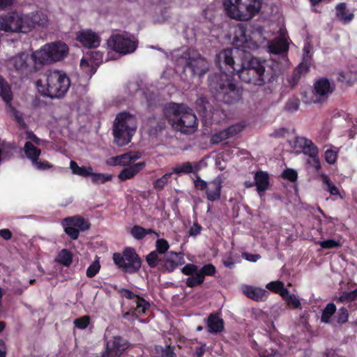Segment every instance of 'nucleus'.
Returning <instances> with one entry per match:
<instances>
[{"mask_svg": "<svg viewBox=\"0 0 357 357\" xmlns=\"http://www.w3.org/2000/svg\"><path fill=\"white\" fill-rule=\"evenodd\" d=\"M25 15L11 12L0 16V30L5 32L27 33L28 26L25 24Z\"/></svg>", "mask_w": 357, "mask_h": 357, "instance_id": "obj_10", "label": "nucleus"}, {"mask_svg": "<svg viewBox=\"0 0 357 357\" xmlns=\"http://www.w3.org/2000/svg\"><path fill=\"white\" fill-rule=\"evenodd\" d=\"M323 249H331L338 248L342 246V243L340 241L335 239H327L324 241H320L317 243Z\"/></svg>", "mask_w": 357, "mask_h": 357, "instance_id": "obj_49", "label": "nucleus"}, {"mask_svg": "<svg viewBox=\"0 0 357 357\" xmlns=\"http://www.w3.org/2000/svg\"><path fill=\"white\" fill-rule=\"evenodd\" d=\"M222 188V182L220 180L214 179L208 182L206 190L207 199L212 202L220 200Z\"/></svg>", "mask_w": 357, "mask_h": 357, "instance_id": "obj_24", "label": "nucleus"}, {"mask_svg": "<svg viewBox=\"0 0 357 357\" xmlns=\"http://www.w3.org/2000/svg\"><path fill=\"white\" fill-rule=\"evenodd\" d=\"M282 177L291 182H294L297 180L298 174L296 171H295L294 169H287L284 170V172H282Z\"/></svg>", "mask_w": 357, "mask_h": 357, "instance_id": "obj_56", "label": "nucleus"}, {"mask_svg": "<svg viewBox=\"0 0 357 357\" xmlns=\"http://www.w3.org/2000/svg\"><path fill=\"white\" fill-rule=\"evenodd\" d=\"M208 183L202 179L199 176H197L195 180H194V185L197 190H205L208 187Z\"/></svg>", "mask_w": 357, "mask_h": 357, "instance_id": "obj_59", "label": "nucleus"}, {"mask_svg": "<svg viewBox=\"0 0 357 357\" xmlns=\"http://www.w3.org/2000/svg\"><path fill=\"white\" fill-rule=\"evenodd\" d=\"M198 271L204 279L205 276H213L216 273V268L212 264H207L200 268H198Z\"/></svg>", "mask_w": 357, "mask_h": 357, "instance_id": "obj_48", "label": "nucleus"}, {"mask_svg": "<svg viewBox=\"0 0 357 357\" xmlns=\"http://www.w3.org/2000/svg\"><path fill=\"white\" fill-rule=\"evenodd\" d=\"M130 234L135 239L142 240L145 237V228L135 225L131 229Z\"/></svg>", "mask_w": 357, "mask_h": 357, "instance_id": "obj_54", "label": "nucleus"}, {"mask_svg": "<svg viewBox=\"0 0 357 357\" xmlns=\"http://www.w3.org/2000/svg\"><path fill=\"white\" fill-rule=\"evenodd\" d=\"M25 24L27 25V33L31 31L36 25L45 26L47 22V17L42 12L36 11L29 15H25Z\"/></svg>", "mask_w": 357, "mask_h": 357, "instance_id": "obj_21", "label": "nucleus"}, {"mask_svg": "<svg viewBox=\"0 0 357 357\" xmlns=\"http://www.w3.org/2000/svg\"><path fill=\"white\" fill-rule=\"evenodd\" d=\"M91 318L89 315H84L74 320L75 326L79 329H85L90 324Z\"/></svg>", "mask_w": 357, "mask_h": 357, "instance_id": "obj_51", "label": "nucleus"}, {"mask_svg": "<svg viewBox=\"0 0 357 357\" xmlns=\"http://www.w3.org/2000/svg\"><path fill=\"white\" fill-rule=\"evenodd\" d=\"M215 63L220 70H228L236 73L242 82L256 86L276 82L278 75L276 72L265 68V61L243 52L240 59L234 55L231 48L220 52L215 58Z\"/></svg>", "mask_w": 357, "mask_h": 357, "instance_id": "obj_1", "label": "nucleus"}, {"mask_svg": "<svg viewBox=\"0 0 357 357\" xmlns=\"http://www.w3.org/2000/svg\"><path fill=\"white\" fill-rule=\"evenodd\" d=\"M255 184L259 197L264 195L270 185V177L266 172L258 171L255 174Z\"/></svg>", "mask_w": 357, "mask_h": 357, "instance_id": "obj_20", "label": "nucleus"}, {"mask_svg": "<svg viewBox=\"0 0 357 357\" xmlns=\"http://www.w3.org/2000/svg\"><path fill=\"white\" fill-rule=\"evenodd\" d=\"M32 164L37 169H39V170H45V169H50L53 167L52 165H51L48 161H47V160L41 161V160H39V159L36 160V161L33 162Z\"/></svg>", "mask_w": 357, "mask_h": 357, "instance_id": "obj_58", "label": "nucleus"}, {"mask_svg": "<svg viewBox=\"0 0 357 357\" xmlns=\"http://www.w3.org/2000/svg\"><path fill=\"white\" fill-rule=\"evenodd\" d=\"M120 294H121V296L127 299H129V300H132L134 298H137V295H136L135 294H134L132 291H130V289H125V288H122L120 291H119Z\"/></svg>", "mask_w": 357, "mask_h": 357, "instance_id": "obj_61", "label": "nucleus"}, {"mask_svg": "<svg viewBox=\"0 0 357 357\" xmlns=\"http://www.w3.org/2000/svg\"><path fill=\"white\" fill-rule=\"evenodd\" d=\"M314 91L316 94L320 96H324L328 93H331L333 90L331 89L329 80L325 77L318 79L314 83Z\"/></svg>", "mask_w": 357, "mask_h": 357, "instance_id": "obj_30", "label": "nucleus"}, {"mask_svg": "<svg viewBox=\"0 0 357 357\" xmlns=\"http://www.w3.org/2000/svg\"><path fill=\"white\" fill-rule=\"evenodd\" d=\"M107 45L116 52L127 54L135 51L137 42L122 35L116 34L108 39Z\"/></svg>", "mask_w": 357, "mask_h": 357, "instance_id": "obj_12", "label": "nucleus"}, {"mask_svg": "<svg viewBox=\"0 0 357 357\" xmlns=\"http://www.w3.org/2000/svg\"><path fill=\"white\" fill-rule=\"evenodd\" d=\"M100 264L98 260L94 261L86 269V275L88 278L94 277L100 271Z\"/></svg>", "mask_w": 357, "mask_h": 357, "instance_id": "obj_53", "label": "nucleus"}, {"mask_svg": "<svg viewBox=\"0 0 357 357\" xmlns=\"http://www.w3.org/2000/svg\"><path fill=\"white\" fill-rule=\"evenodd\" d=\"M186 67L191 70L192 75H197L200 77L206 74L208 70L207 62L201 56L190 57L186 62Z\"/></svg>", "mask_w": 357, "mask_h": 357, "instance_id": "obj_18", "label": "nucleus"}, {"mask_svg": "<svg viewBox=\"0 0 357 357\" xmlns=\"http://www.w3.org/2000/svg\"><path fill=\"white\" fill-rule=\"evenodd\" d=\"M68 46L63 42L57 41L44 45L40 49L33 52L38 66L51 64L63 59L68 54Z\"/></svg>", "mask_w": 357, "mask_h": 357, "instance_id": "obj_7", "label": "nucleus"}, {"mask_svg": "<svg viewBox=\"0 0 357 357\" xmlns=\"http://www.w3.org/2000/svg\"><path fill=\"white\" fill-rule=\"evenodd\" d=\"M181 273L189 277L185 280L188 287L194 288L204 282V278L198 271V266L194 264H187L181 268Z\"/></svg>", "mask_w": 357, "mask_h": 357, "instance_id": "obj_16", "label": "nucleus"}, {"mask_svg": "<svg viewBox=\"0 0 357 357\" xmlns=\"http://www.w3.org/2000/svg\"><path fill=\"white\" fill-rule=\"evenodd\" d=\"M160 271L169 273L174 271L177 267L183 264L185 260L181 252H169L162 259Z\"/></svg>", "mask_w": 357, "mask_h": 357, "instance_id": "obj_14", "label": "nucleus"}, {"mask_svg": "<svg viewBox=\"0 0 357 357\" xmlns=\"http://www.w3.org/2000/svg\"><path fill=\"white\" fill-rule=\"evenodd\" d=\"M163 113L172 127L183 133H190L197 128V119L192 110L182 104H167Z\"/></svg>", "mask_w": 357, "mask_h": 357, "instance_id": "obj_3", "label": "nucleus"}, {"mask_svg": "<svg viewBox=\"0 0 357 357\" xmlns=\"http://www.w3.org/2000/svg\"><path fill=\"white\" fill-rule=\"evenodd\" d=\"M324 156L326 161L330 165L335 164V162L337 161V152L332 149L326 150L325 151Z\"/></svg>", "mask_w": 357, "mask_h": 357, "instance_id": "obj_57", "label": "nucleus"}, {"mask_svg": "<svg viewBox=\"0 0 357 357\" xmlns=\"http://www.w3.org/2000/svg\"><path fill=\"white\" fill-rule=\"evenodd\" d=\"M348 317H349V314H348L347 310L345 307H341L338 310V312L335 316V318H336L337 322L339 324H342L346 323L348 321Z\"/></svg>", "mask_w": 357, "mask_h": 357, "instance_id": "obj_55", "label": "nucleus"}, {"mask_svg": "<svg viewBox=\"0 0 357 357\" xmlns=\"http://www.w3.org/2000/svg\"><path fill=\"white\" fill-rule=\"evenodd\" d=\"M70 168L73 174L83 177L91 176L93 172V168L91 167H79L74 160L70 161Z\"/></svg>", "mask_w": 357, "mask_h": 357, "instance_id": "obj_34", "label": "nucleus"}, {"mask_svg": "<svg viewBox=\"0 0 357 357\" xmlns=\"http://www.w3.org/2000/svg\"><path fill=\"white\" fill-rule=\"evenodd\" d=\"M312 160L310 162V164L317 170L319 171L321 169V164L320 161L318 157V155H317L315 157H311Z\"/></svg>", "mask_w": 357, "mask_h": 357, "instance_id": "obj_64", "label": "nucleus"}, {"mask_svg": "<svg viewBox=\"0 0 357 357\" xmlns=\"http://www.w3.org/2000/svg\"><path fill=\"white\" fill-rule=\"evenodd\" d=\"M323 182L327 186L326 190L328 191L331 195H337L341 199H343V197L341 195L339 189L333 183L328 176H325L323 179Z\"/></svg>", "mask_w": 357, "mask_h": 357, "instance_id": "obj_46", "label": "nucleus"}, {"mask_svg": "<svg viewBox=\"0 0 357 357\" xmlns=\"http://www.w3.org/2000/svg\"><path fill=\"white\" fill-rule=\"evenodd\" d=\"M103 54L100 52L95 51L91 52V65L89 64V61L82 59L80 62L81 68L85 70L86 73L91 77L93 75H94L97 70V66L102 61Z\"/></svg>", "mask_w": 357, "mask_h": 357, "instance_id": "obj_19", "label": "nucleus"}, {"mask_svg": "<svg viewBox=\"0 0 357 357\" xmlns=\"http://www.w3.org/2000/svg\"><path fill=\"white\" fill-rule=\"evenodd\" d=\"M129 342L121 336H113L106 341L105 350L101 357H121L128 349Z\"/></svg>", "mask_w": 357, "mask_h": 357, "instance_id": "obj_13", "label": "nucleus"}, {"mask_svg": "<svg viewBox=\"0 0 357 357\" xmlns=\"http://www.w3.org/2000/svg\"><path fill=\"white\" fill-rule=\"evenodd\" d=\"M61 225L65 233L73 241L79 238L80 231L88 230L91 227L90 222L79 215L63 218Z\"/></svg>", "mask_w": 357, "mask_h": 357, "instance_id": "obj_11", "label": "nucleus"}, {"mask_svg": "<svg viewBox=\"0 0 357 357\" xmlns=\"http://www.w3.org/2000/svg\"><path fill=\"white\" fill-rule=\"evenodd\" d=\"M250 40V36L248 33L246 25L243 24H238L234 31V41L236 45L239 48L248 47V43Z\"/></svg>", "mask_w": 357, "mask_h": 357, "instance_id": "obj_22", "label": "nucleus"}, {"mask_svg": "<svg viewBox=\"0 0 357 357\" xmlns=\"http://www.w3.org/2000/svg\"><path fill=\"white\" fill-rule=\"evenodd\" d=\"M339 300L342 302H351L357 300V288L354 291H344L339 297Z\"/></svg>", "mask_w": 357, "mask_h": 357, "instance_id": "obj_52", "label": "nucleus"}, {"mask_svg": "<svg viewBox=\"0 0 357 357\" xmlns=\"http://www.w3.org/2000/svg\"><path fill=\"white\" fill-rule=\"evenodd\" d=\"M119 165L120 166H129L131 163L130 161V152L125 153L119 155Z\"/></svg>", "mask_w": 357, "mask_h": 357, "instance_id": "obj_60", "label": "nucleus"}, {"mask_svg": "<svg viewBox=\"0 0 357 357\" xmlns=\"http://www.w3.org/2000/svg\"><path fill=\"white\" fill-rule=\"evenodd\" d=\"M266 288L271 291L278 294L281 297H284L288 294V289L284 287V284L281 281H273L266 284Z\"/></svg>", "mask_w": 357, "mask_h": 357, "instance_id": "obj_35", "label": "nucleus"}, {"mask_svg": "<svg viewBox=\"0 0 357 357\" xmlns=\"http://www.w3.org/2000/svg\"><path fill=\"white\" fill-rule=\"evenodd\" d=\"M135 303L136 307L132 313L137 316L145 314L146 311L150 307V303L141 296H137Z\"/></svg>", "mask_w": 357, "mask_h": 357, "instance_id": "obj_38", "label": "nucleus"}, {"mask_svg": "<svg viewBox=\"0 0 357 357\" xmlns=\"http://www.w3.org/2000/svg\"><path fill=\"white\" fill-rule=\"evenodd\" d=\"M0 96L7 105L11 103L13 100L11 87L1 75H0Z\"/></svg>", "mask_w": 357, "mask_h": 357, "instance_id": "obj_29", "label": "nucleus"}, {"mask_svg": "<svg viewBox=\"0 0 357 357\" xmlns=\"http://www.w3.org/2000/svg\"><path fill=\"white\" fill-rule=\"evenodd\" d=\"M197 112L205 117H211L213 114V107L206 97L201 96L196 101Z\"/></svg>", "mask_w": 357, "mask_h": 357, "instance_id": "obj_27", "label": "nucleus"}, {"mask_svg": "<svg viewBox=\"0 0 357 357\" xmlns=\"http://www.w3.org/2000/svg\"><path fill=\"white\" fill-rule=\"evenodd\" d=\"M310 70V65L307 63H301L294 70L292 79L294 82L297 83L302 75L306 74Z\"/></svg>", "mask_w": 357, "mask_h": 357, "instance_id": "obj_41", "label": "nucleus"}, {"mask_svg": "<svg viewBox=\"0 0 357 357\" xmlns=\"http://www.w3.org/2000/svg\"><path fill=\"white\" fill-rule=\"evenodd\" d=\"M112 259L114 264L125 273H137L142 266L141 258L131 247L125 248L121 253L114 252Z\"/></svg>", "mask_w": 357, "mask_h": 357, "instance_id": "obj_9", "label": "nucleus"}, {"mask_svg": "<svg viewBox=\"0 0 357 357\" xmlns=\"http://www.w3.org/2000/svg\"><path fill=\"white\" fill-rule=\"evenodd\" d=\"M56 261L68 267L73 262V253L67 249H62L58 254Z\"/></svg>", "mask_w": 357, "mask_h": 357, "instance_id": "obj_37", "label": "nucleus"}, {"mask_svg": "<svg viewBox=\"0 0 357 357\" xmlns=\"http://www.w3.org/2000/svg\"><path fill=\"white\" fill-rule=\"evenodd\" d=\"M285 301L287 305L293 309H301V303L299 299L295 294H290L288 291V294L284 297H282Z\"/></svg>", "mask_w": 357, "mask_h": 357, "instance_id": "obj_42", "label": "nucleus"}, {"mask_svg": "<svg viewBox=\"0 0 357 357\" xmlns=\"http://www.w3.org/2000/svg\"><path fill=\"white\" fill-rule=\"evenodd\" d=\"M303 153L308 155L310 158L315 157L318 155L317 146L310 140L307 138H303Z\"/></svg>", "mask_w": 357, "mask_h": 357, "instance_id": "obj_40", "label": "nucleus"}, {"mask_svg": "<svg viewBox=\"0 0 357 357\" xmlns=\"http://www.w3.org/2000/svg\"><path fill=\"white\" fill-rule=\"evenodd\" d=\"M146 166L145 162H139L123 169L119 174L118 178L121 181L132 178Z\"/></svg>", "mask_w": 357, "mask_h": 357, "instance_id": "obj_23", "label": "nucleus"}, {"mask_svg": "<svg viewBox=\"0 0 357 357\" xmlns=\"http://www.w3.org/2000/svg\"><path fill=\"white\" fill-rule=\"evenodd\" d=\"M45 84L41 79L36 82V86L43 96L51 98H62L69 89L70 80L66 73L59 70H49L45 73Z\"/></svg>", "mask_w": 357, "mask_h": 357, "instance_id": "obj_4", "label": "nucleus"}, {"mask_svg": "<svg viewBox=\"0 0 357 357\" xmlns=\"http://www.w3.org/2000/svg\"><path fill=\"white\" fill-rule=\"evenodd\" d=\"M243 293L247 297L255 301H265L268 295V292L265 289L252 286H245Z\"/></svg>", "mask_w": 357, "mask_h": 357, "instance_id": "obj_26", "label": "nucleus"}, {"mask_svg": "<svg viewBox=\"0 0 357 357\" xmlns=\"http://www.w3.org/2000/svg\"><path fill=\"white\" fill-rule=\"evenodd\" d=\"M199 169V167L197 164L195 166L190 162H185L179 165L172 168V174H190L197 173Z\"/></svg>", "mask_w": 357, "mask_h": 357, "instance_id": "obj_32", "label": "nucleus"}, {"mask_svg": "<svg viewBox=\"0 0 357 357\" xmlns=\"http://www.w3.org/2000/svg\"><path fill=\"white\" fill-rule=\"evenodd\" d=\"M159 255V253L153 250L146 256V261L150 268H158L160 270L162 257H160Z\"/></svg>", "mask_w": 357, "mask_h": 357, "instance_id": "obj_36", "label": "nucleus"}, {"mask_svg": "<svg viewBox=\"0 0 357 357\" xmlns=\"http://www.w3.org/2000/svg\"><path fill=\"white\" fill-rule=\"evenodd\" d=\"M220 73L208 77V87L214 98L227 105L238 102L242 98V90L234 82V74Z\"/></svg>", "mask_w": 357, "mask_h": 357, "instance_id": "obj_2", "label": "nucleus"}, {"mask_svg": "<svg viewBox=\"0 0 357 357\" xmlns=\"http://www.w3.org/2000/svg\"><path fill=\"white\" fill-rule=\"evenodd\" d=\"M300 100L298 98H289L285 104V111L293 113L299 109Z\"/></svg>", "mask_w": 357, "mask_h": 357, "instance_id": "obj_47", "label": "nucleus"}, {"mask_svg": "<svg viewBox=\"0 0 357 357\" xmlns=\"http://www.w3.org/2000/svg\"><path fill=\"white\" fill-rule=\"evenodd\" d=\"M263 0H223L227 15L234 20L248 21L258 14Z\"/></svg>", "mask_w": 357, "mask_h": 357, "instance_id": "obj_5", "label": "nucleus"}, {"mask_svg": "<svg viewBox=\"0 0 357 357\" xmlns=\"http://www.w3.org/2000/svg\"><path fill=\"white\" fill-rule=\"evenodd\" d=\"M336 311V306L333 303H329L326 305L322 311L321 321L328 324L330 322L332 316Z\"/></svg>", "mask_w": 357, "mask_h": 357, "instance_id": "obj_39", "label": "nucleus"}, {"mask_svg": "<svg viewBox=\"0 0 357 357\" xmlns=\"http://www.w3.org/2000/svg\"><path fill=\"white\" fill-rule=\"evenodd\" d=\"M206 327L210 333H220L225 329V323L222 318L215 314H210L206 319Z\"/></svg>", "mask_w": 357, "mask_h": 357, "instance_id": "obj_25", "label": "nucleus"}, {"mask_svg": "<svg viewBox=\"0 0 357 357\" xmlns=\"http://www.w3.org/2000/svg\"><path fill=\"white\" fill-rule=\"evenodd\" d=\"M242 129L243 127L241 125H232L225 129L214 133L210 139V142L212 144H218L221 142L238 134L242 131Z\"/></svg>", "mask_w": 357, "mask_h": 357, "instance_id": "obj_17", "label": "nucleus"}, {"mask_svg": "<svg viewBox=\"0 0 357 357\" xmlns=\"http://www.w3.org/2000/svg\"><path fill=\"white\" fill-rule=\"evenodd\" d=\"M202 227L197 222H195L189 230L190 236H196L200 234Z\"/></svg>", "mask_w": 357, "mask_h": 357, "instance_id": "obj_62", "label": "nucleus"}, {"mask_svg": "<svg viewBox=\"0 0 357 357\" xmlns=\"http://www.w3.org/2000/svg\"><path fill=\"white\" fill-rule=\"evenodd\" d=\"M37 62V59L33 56V52L31 56L27 53L21 52L10 57L7 61V66L9 70L16 72L18 75L28 77L41 69Z\"/></svg>", "mask_w": 357, "mask_h": 357, "instance_id": "obj_8", "label": "nucleus"}, {"mask_svg": "<svg viewBox=\"0 0 357 357\" xmlns=\"http://www.w3.org/2000/svg\"><path fill=\"white\" fill-rule=\"evenodd\" d=\"M24 151L26 158L29 159L32 163L39 159V156L41 153V150L34 146L31 142H26L25 143Z\"/></svg>", "mask_w": 357, "mask_h": 357, "instance_id": "obj_33", "label": "nucleus"}, {"mask_svg": "<svg viewBox=\"0 0 357 357\" xmlns=\"http://www.w3.org/2000/svg\"><path fill=\"white\" fill-rule=\"evenodd\" d=\"M76 40L85 48L93 49L100 44V37L91 29H83L76 33Z\"/></svg>", "mask_w": 357, "mask_h": 357, "instance_id": "obj_15", "label": "nucleus"}, {"mask_svg": "<svg viewBox=\"0 0 357 357\" xmlns=\"http://www.w3.org/2000/svg\"><path fill=\"white\" fill-rule=\"evenodd\" d=\"M268 47L271 53L282 54L287 52L289 50V44L284 39L279 38L271 41Z\"/></svg>", "mask_w": 357, "mask_h": 357, "instance_id": "obj_28", "label": "nucleus"}, {"mask_svg": "<svg viewBox=\"0 0 357 357\" xmlns=\"http://www.w3.org/2000/svg\"><path fill=\"white\" fill-rule=\"evenodd\" d=\"M155 252L165 255L167 253V252L169 248V245L167 240L164 238H159L155 242Z\"/></svg>", "mask_w": 357, "mask_h": 357, "instance_id": "obj_50", "label": "nucleus"}, {"mask_svg": "<svg viewBox=\"0 0 357 357\" xmlns=\"http://www.w3.org/2000/svg\"><path fill=\"white\" fill-rule=\"evenodd\" d=\"M12 232L8 229H0V236L3 238L4 240H10L12 238Z\"/></svg>", "mask_w": 357, "mask_h": 357, "instance_id": "obj_63", "label": "nucleus"}, {"mask_svg": "<svg viewBox=\"0 0 357 357\" xmlns=\"http://www.w3.org/2000/svg\"><path fill=\"white\" fill-rule=\"evenodd\" d=\"M155 349L158 353L160 354L161 357H176L174 352V347L170 345H167L165 347L158 346Z\"/></svg>", "mask_w": 357, "mask_h": 357, "instance_id": "obj_44", "label": "nucleus"}, {"mask_svg": "<svg viewBox=\"0 0 357 357\" xmlns=\"http://www.w3.org/2000/svg\"><path fill=\"white\" fill-rule=\"evenodd\" d=\"M137 129V120L128 112L119 114L114 121L112 133L114 142L119 146L128 144Z\"/></svg>", "mask_w": 357, "mask_h": 357, "instance_id": "obj_6", "label": "nucleus"}, {"mask_svg": "<svg viewBox=\"0 0 357 357\" xmlns=\"http://www.w3.org/2000/svg\"><path fill=\"white\" fill-rule=\"evenodd\" d=\"M91 180L93 183L100 184L104 183L107 181H111L112 176L107 174L103 173H93L92 172Z\"/></svg>", "mask_w": 357, "mask_h": 357, "instance_id": "obj_43", "label": "nucleus"}, {"mask_svg": "<svg viewBox=\"0 0 357 357\" xmlns=\"http://www.w3.org/2000/svg\"><path fill=\"white\" fill-rule=\"evenodd\" d=\"M172 173H166L160 178L156 179L153 182V187L157 190H161L164 188V187L167 185L169 181V179L172 176Z\"/></svg>", "mask_w": 357, "mask_h": 357, "instance_id": "obj_45", "label": "nucleus"}, {"mask_svg": "<svg viewBox=\"0 0 357 357\" xmlns=\"http://www.w3.org/2000/svg\"><path fill=\"white\" fill-rule=\"evenodd\" d=\"M335 9L337 17L344 24L349 23L354 17L353 13H347V3L344 2L338 3Z\"/></svg>", "mask_w": 357, "mask_h": 357, "instance_id": "obj_31", "label": "nucleus"}]
</instances>
